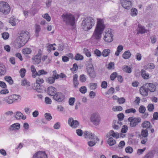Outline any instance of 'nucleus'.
Segmentation results:
<instances>
[{
  "mask_svg": "<svg viewBox=\"0 0 158 158\" xmlns=\"http://www.w3.org/2000/svg\"><path fill=\"white\" fill-rule=\"evenodd\" d=\"M95 30L92 36V39L97 41L100 40L102 34L106 27V25L104 24L103 19L98 18Z\"/></svg>",
  "mask_w": 158,
  "mask_h": 158,
  "instance_id": "1",
  "label": "nucleus"
},
{
  "mask_svg": "<svg viewBox=\"0 0 158 158\" xmlns=\"http://www.w3.org/2000/svg\"><path fill=\"white\" fill-rule=\"evenodd\" d=\"M156 87L155 85L152 83H146L143 85L139 89L140 93L143 97L148 96V91L153 92L156 91Z\"/></svg>",
  "mask_w": 158,
  "mask_h": 158,
  "instance_id": "2",
  "label": "nucleus"
},
{
  "mask_svg": "<svg viewBox=\"0 0 158 158\" xmlns=\"http://www.w3.org/2000/svg\"><path fill=\"white\" fill-rule=\"evenodd\" d=\"M95 24V21L91 17H87L84 19L81 24L82 28L85 31L91 29Z\"/></svg>",
  "mask_w": 158,
  "mask_h": 158,
  "instance_id": "3",
  "label": "nucleus"
},
{
  "mask_svg": "<svg viewBox=\"0 0 158 158\" xmlns=\"http://www.w3.org/2000/svg\"><path fill=\"white\" fill-rule=\"evenodd\" d=\"M61 18L66 25L73 26L75 22V18L74 16L70 13L63 14Z\"/></svg>",
  "mask_w": 158,
  "mask_h": 158,
  "instance_id": "4",
  "label": "nucleus"
},
{
  "mask_svg": "<svg viewBox=\"0 0 158 158\" xmlns=\"http://www.w3.org/2000/svg\"><path fill=\"white\" fill-rule=\"evenodd\" d=\"M10 8L9 4L5 2H0V12L6 15L10 12Z\"/></svg>",
  "mask_w": 158,
  "mask_h": 158,
  "instance_id": "5",
  "label": "nucleus"
},
{
  "mask_svg": "<svg viewBox=\"0 0 158 158\" xmlns=\"http://www.w3.org/2000/svg\"><path fill=\"white\" fill-rule=\"evenodd\" d=\"M29 38V32L27 31H23L20 33V35L18 38L17 40L19 41L20 40L26 44Z\"/></svg>",
  "mask_w": 158,
  "mask_h": 158,
  "instance_id": "6",
  "label": "nucleus"
},
{
  "mask_svg": "<svg viewBox=\"0 0 158 158\" xmlns=\"http://www.w3.org/2000/svg\"><path fill=\"white\" fill-rule=\"evenodd\" d=\"M114 36L113 34V31L111 29H108L106 30L105 32V35L104 40L107 42H112L113 40Z\"/></svg>",
  "mask_w": 158,
  "mask_h": 158,
  "instance_id": "7",
  "label": "nucleus"
},
{
  "mask_svg": "<svg viewBox=\"0 0 158 158\" xmlns=\"http://www.w3.org/2000/svg\"><path fill=\"white\" fill-rule=\"evenodd\" d=\"M90 119L94 125L97 126L100 123L101 117L98 114L94 113L91 114Z\"/></svg>",
  "mask_w": 158,
  "mask_h": 158,
  "instance_id": "8",
  "label": "nucleus"
},
{
  "mask_svg": "<svg viewBox=\"0 0 158 158\" xmlns=\"http://www.w3.org/2000/svg\"><path fill=\"white\" fill-rule=\"evenodd\" d=\"M128 120L130 122V125L131 127H135L141 122V119L139 118L129 117Z\"/></svg>",
  "mask_w": 158,
  "mask_h": 158,
  "instance_id": "9",
  "label": "nucleus"
},
{
  "mask_svg": "<svg viewBox=\"0 0 158 158\" xmlns=\"http://www.w3.org/2000/svg\"><path fill=\"white\" fill-rule=\"evenodd\" d=\"M87 71L90 78L94 79L96 77V73L93 65H91L87 68Z\"/></svg>",
  "mask_w": 158,
  "mask_h": 158,
  "instance_id": "10",
  "label": "nucleus"
},
{
  "mask_svg": "<svg viewBox=\"0 0 158 158\" xmlns=\"http://www.w3.org/2000/svg\"><path fill=\"white\" fill-rule=\"evenodd\" d=\"M53 98L58 102H61L64 99V95L61 92H57L53 97Z\"/></svg>",
  "mask_w": 158,
  "mask_h": 158,
  "instance_id": "11",
  "label": "nucleus"
},
{
  "mask_svg": "<svg viewBox=\"0 0 158 158\" xmlns=\"http://www.w3.org/2000/svg\"><path fill=\"white\" fill-rule=\"evenodd\" d=\"M68 123L69 126L73 128L77 127L79 125V122L77 120H74L72 118H69Z\"/></svg>",
  "mask_w": 158,
  "mask_h": 158,
  "instance_id": "12",
  "label": "nucleus"
},
{
  "mask_svg": "<svg viewBox=\"0 0 158 158\" xmlns=\"http://www.w3.org/2000/svg\"><path fill=\"white\" fill-rule=\"evenodd\" d=\"M121 3L123 7L127 10L130 9L132 6V3L129 0H121Z\"/></svg>",
  "mask_w": 158,
  "mask_h": 158,
  "instance_id": "13",
  "label": "nucleus"
},
{
  "mask_svg": "<svg viewBox=\"0 0 158 158\" xmlns=\"http://www.w3.org/2000/svg\"><path fill=\"white\" fill-rule=\"evenodd\" d=\"M84 136L85 138L89 139L91 140L92 139H98V137L94 134L87 131L84 132Z\"/></svg>",
  "mask_w": 158,
  "mask_h": 158,
  "instance_id": "14",
  "label": "nucleus"
},
{
  "mask_svg": "<svg viewBox=\"0 0 158 158\" xmlns=\"http://www.w3.org/2000/svg\"><path fill=\"white\" fill-rule=\"evenodd\" d=\"M33 158H48L47 155L44 151H40L33 156Z\"/></svg>",
  "mask_w": 158,
  "mask_h": 158,
  "instance_id": "15",
  "label": "nucleus"
},
{
  "mask_svg": "<svg viewBox=\"0 0 158 158\" xmlns=\"http://www.w3.org/2000/svg\"><path fill=\"white\" fill-rule=\"evenodd\" d=\"M47 91L49 95L53 96L56 92V89L54 87H49L48 88Z\"/></svg>",
  "mask_w": 158,
  "mask_h": 158,
  "instance_id": "16",
  "label": "nucleus"
},
{
  "mask_svg": "<svg viewBox=\"0 0 158 158\" xmlns=\"http://www.w3.org/2000/svg\"><path fill=\"white\" fill-rule=\"evenodd\" d=\"M32 88L34 89H35L38 92L41 93L43 91L42 89L43 86L39 84L34 83L32 85Z\"/></svg>",
  "mask_w": 158,
  "mask_h": 158,
  "instance_id": "17",
  "label": "nucleus"
},
{
  "mask_svg": "<svg viewBox=\"0 0 158 158\" xmlns=\"http://www.w3.org/2000/svg\"><path fill=\"white\" fill-rule=\"evenodd\" d=\"M148 30L145 29V28L142 25L139 24L137 30V34H143L145 33H147Z\"/></svg>",
  "mask_w": 158,
  "mask_h": 158,
  "instance_id": "18",
  "label": "nucleus"
},
{
  "mask_svg": "<svg viewBox=\"0 0 158 158\" xmlns=\"http://www.w3.org/2000/svg\"><path fill=\"white\" fill-rule=\"evenodd\" d=\"M107 137H111L112 136L114 138L118 139L119 137V134L118 133H115L114 131L110 130L109 132L107 133L106 135Z\"/></svg>",
  "mask_w": 158,
  "mask_h": 158,
  "instance_id": "19",
  "label": "nucleus"
},
{
  "mask_svg": "<svg viewBox=\"0 0 158 158\" xmlns=\"http://www.w3.org/2000/svg\"><path fill=\"white\" fill-rule=\"evenodd\" d=\"M141 127L143 128L148 129L152 127L150 122L148 121H145L141 124Z\"/></svg>",
  "mask_w": 158,
  "mask_h": 158,
  "instance_id": "20",
  "label": "nucleus"
},
{
  "mask_svg": "<svg viewBox=\"0 0 158 158\" xmlns=\"http://www.w3.org/2000/svg\"><path fill=\"white\" fill-rule=\"evenodd\" d=\"M20 128V124L18 123H16L11 125L9 127V129L10 131L18 130Z\"/></svg>",
  "mask_w": 158,
  "mask_h": 158,
  "instance_id": "21",
  "label": "nucleus"
},
{
  "mask_svg": "<svg viewBox=\"0 0 158 158\" xmlns=\"http://www.w3.org/2000/svg\"><path fill=\"white\" fill-rule=\"evenodd\" d=\"M25 44L22 41L18 40L14 43V46L16 48H19L24 45Z\"/></svg>",
  "mask_w": 158,
  "mask_h": 158,
  "instance_id": "22",
  "label": "nucleus"
},
{
  "mask_svg": "<svg viewBox=\"0 0 158 158\" xmlns=\"http://www.w3.org/2000/svg\"><path fill=\"white\" fill-rule=\"evenodd\" d=\"M15 118L18 119H19L21 118L23 119L24 120L26 118V116L23 115V114L21 112L18 111L16 112Z\"/></svg>",
  "mask_w": 158,
  "mask_h": 158,
  "instance_id": "23",
  "label": "nucleus"
},
{
  "mask_svg": "<svg viewBox=\"0 0 158 158\" xmlns=\"http://www.w3.org/2000/svg\"><path fill=\"white\" fill-rule=\"evenodd\" d=\"M93 140L90 141L88 142V145L90 147H92L94 146L96 143L99 142V139L98 138V139H92Z\"/></svg>",
  "mask_w": 158,
  "mask_h": 158,
  "instance_id": "24",
  "label": "nucleus"
},
{
  "mask_svg": "<svg viewBox=\"0 0 158 158\" xmlns=\"http://www.w3.org/2000/svg\"><path fill=\"white\" fill-rule=\"evenodd\" d=\"M78 75L75 74L73 75V83L74 87L75 88L77 87L79 84L78 81L77 80Z\"/></svg>",
  "mask_w": 158,
  "mask_h": 158,
  "instance_id": "25",
  "label": "nucleus"
},
{
  "mask_svg": "<svg viewBox=\"0 0 158 158\" xmlns=\"http://www.w3.org/2000/svg\"><path fill=\"white\" fill-rule=\"evenodd\" d=\"M34 64H38L41 61V57L39 56H35L32 58Z\"/></svg>",
  "mask_w": 158,
  "mask_h": 158,
  "instance_id": "26",
  "label": "nucleus"
},
{
  "mask_svg": "<svg viewBox=\"0 0 158 158\" xmlns=\"http://www.w3.org/2000/svg\"><path fill=\"white\" fill-rule=\"evenodd\" d=\"M131 53L129 51H127L124 52L122 55V57L125 59H129L131 56Z\"/></svg>",
  "mask_w": 158,
  "mask_h": 158,
  "instance_id": "27",
  "label": "nucleus"
},
{
  "mask_svg": "<svg viewBox=\"0 0 158 158\" xmlns=\"http://www.w3.org/2000/svg\"><path fill=\"white\" fill-rule=\"evenodd\" d=\"M141 75L142 77L144 79H148L149 78V74L146 73V71L143 69L141 71Z\"/></svg>",
  "mask_w": 158,
  "mask_h": 158,
  "instance_id": "28",
  "label": "nucleus"
},
{
  "mask_svg": "<svg viewBox=\"0 0 158 158\" xmlns=\"http://www.w3.org/2000/svg\"><path fill=\"white\" fill-rule=\"evenodd\" d=\"M4 79L10 85H12L14 83V81L12 78L10 76H6L4 77Z\"/></svg>",
  "mask_w": 158,
  "mask_h": 158,
  "instance_id": "29",
  "label": "nucleus"
},
{
  "mask_svg": "<svg viewBox=\"0 0 158 158\" xmlns=\"http://www.w3.org/2000/svg\"><path fill=\"white\" fill-rule=\"evenodd\" d=\"M109 139L107 140L108 143L110 146H112L116 143V141L112 137L108 138Z\"/></svg>",
  "mask_w": 158,
  "mask_h": 158,
  "instance_id": "30",
  "label": "nucleus"
},
{
  "mask_svg": "<svg viewBox=\"0 0 158 158\" xmlns=\"http://www.w3.org/2000/svg\"><path fill=\"white\" fill-rule=\"evenodd\" d=\"M122 69L123 71L128 73H131L132 72L131 68L129 67L127 65H124L122 67Z\"/></svg>",
  "mask_w": 158,
  "mask_h": 158,
  "instance_id": "31",
  "label": "nucleus"
},
{
  "mask_svg": "<svg viewBox=\"0 0 158 158\" xmlns=\"http://www.w3.org/2000/svg\"><path fill=\"white\" fill-rule=\"evenodd\" d=\"M123 46L122 45H119L117 47V51L115 52V55L118 56L120 52H121L123 49Z\"/></svg>",
  "mask_w": 158,
  "mask_h": 158,
  "instance_id": "32",
  "label": "nucleus"
},
{
  "mask_svg": "<svg viewBox=\"0 0 158 158\" xmlns=\"http://www.w3.org/2000/svg\"><path fill=\"white\" fill-rule=\"evenodd\" d=\"M35 36L37 37L39 36V33L40 31L41 28L40 26L38 24H36L35 25Z\"/></svg>",
  "mask_w": 158,
  "mask_h": 158,
  "instance_id": "33",
  "label": "nucleus"
},
{
  "mask_svg": "<svg viewBox=\"0 0 158 158\" xmlns=\"http://www.w3.org/2000/svg\"><path fill=\"white\" fill-rule=\"evenodd\" d=\"M148 135V131L147 129H142L141 130V135H139V136L141 137V136L142 137H147Z\"/></svg>",
  "mask_w": 158,
  "mask_h": 158,
  "instance_id": "34",
  "label": "nucleus"
},
{
  "mask_svg": "<svg viewBox=\"0 0 158 158\" xmlns=\"http://www.w3.org/2000/svg\"><path fill=\"white\" fill-rule=\"evenodd\" d=\"M110 52L109 49H104L102 52V55L103 57H106L109 56Z\"/></svg>",
  "mask_w": 158,
  "mask_h": 158,
  "instance_id": "35",
  "label": "nucleus"
},
{
  "mask_svg": "<svg viewBox=\"0 0 158 158\" xmlns=\"http://www.w3.org/2000/svg\"><path fill=\"white\" fill-rule=\"evenodd\" d=\"M15 97H17V98H19V96L16 94H13L10 96L8 97L9 98V99L12 101V103L15 101L17 100V98H15Z\"/></svg>",
  "mask_w": 158,
  "mask_h": 158,
  "instance_id": "36",
  "label": "nucleus"
},
{
  "mask_svg": "<svg viewBox=\"0 0 158 158\" xmlns=\"http://www.w3.org/2000/svg\"><path fill=\"white\" fill-rule=\"evenodd\" d=\"M21 85L22 86L26 85L27 87L30 86V84L29 82L26 79H24L21 81Z\"/></svg>",
  "mask_w": 158,
  "mask_h": 158,
  "instance_id": "37",
  "label": "nucleus"
},
{
  "mask_svg": "<svg viewBox=\"0 0 158 158\" xmlns=\"http://www.w3.org/2000/svg\"><path fill=\"white\" fill-rule=\"evenodd\" d=\"M22 51L23 53L24 54H29L31 53V50L30 48H26L23 49Z\"/></svg>",
  "mask_w": 158,
  "mask_h": 158,
  "instance_id": "38",
  "label": "nucleus"
},
{
  "mask_svg": "<svg viewBox=\"0 0 158 158\" xmlns=\"http://www.w3.org/2000/svg\"><path fill=\"white\" fill-rule=\"evenodd\" d=\"M138 13V11L135 8H132L131 9V15L132 16H135L137 15Z\"/></svg>",
  "mask_w": 158,
  "mask_h": 158,
  "instance_id": "39",
  "label": "nucleus"
},
{
  "mask_svg": "<svg viewBox=\"0 0 158 158\" xmlns=\"http://www.w3.org/2000/svg\"><path fill=\"white\" fill-rule=\"evenodd\" d=\"M6 71L5 66L3 65L0 66V75H4Z\"/></svg>",
  "mask_w": 158,
  "mask_h": 158,
  "instance_id": "40",
  "label": "nucleus"
},
{
  "mask_svg": "<svg viewBox=\"0 0 158 158\" xmlns=\"http://www.w3.org/2000/svg\"><path fill=\"white\" fill-rule=\"evenodd\" d=\"M35 73L36 76L37 75L40 76L42 74H47L48 73V72L44 71L43 69H41L39 70L38 72L36 73Z\"/></svg>",
  "mask_w": 158,
  "mask_h": 158,
  "instance_id": "41",
  "label": "nucleus"
},
{
  "mask_svg": "<svg viewBox=\"0 0 158 158\" xmlns=\"http://www.w3.org/2000/svg\"><path fill=\"white\" fill-rule=\"evenodd\" d=\"M74 59L75 60H82L83 59V56L80 54L77 53L75 55Z\"/></svg>",
  "mask_w": 158,
  "mask_h": 158,
  "instance_id": "42",
  "label": "nucleus"
},
{
  "mask_svg": "<svg viewBox=\"0 0 158 158\" xmlns=\"http://www.w3.org/2000/svg\"><path fill=\"white\" fill-rule=\"evenodd\" d=\"M31 71L32 73V76L33 77H36L35 73H37L34 66L33 65H31Z\"/></svg>",
  "mask_w": 158,
  "mask_h": 158,
  "instance_id": "43",
  "label": "nucleus"
},
{
  "mask_svg": "<svg viewBox=\"0 0 158 158\" xmlns=\"http://www.w3.org/2000/svg\"><path fill=\"white\" fill-rule=\"evenodd\" d=\"M146 110L145 107L143 105H141L140 106L139 109V111L140 113H144Z\"/></svg>",
  "mask_w": 158,
  "mask_h": 158,
  "instance_id": "44",
  "label": "nucleus"
},
{
  "mask_svg": "<svg viewBox=\"0 0 158 158\" xmlns=\"http://www.w3.org/2000/svg\"><path fill=\"white\" fill-rule=\"evenodd\" d=\"M16 19L14 17H11L9 20V23H10L12 26H15L16 25V22L15 20Z\"/></svg>",
  "mask_w": 158,
  "mask_h": 158,
  "instance_id": "45",
  "label": "nucleus"
},
{
  "mask_svg": "<svg viewBox=\"0 0 158 158\" xmlns=\"http://www.w3.org/2000/svg\"><path fill=\"white\" fill-rule=\"evenodd\" d=\"M146 68L149 69H153L155 67V65L154 64L152 63H149L147 64V65L146 66Z\"/></svg>",
  "mask_w": 158,
  "mask_h": 158,
  "instance_id": "46",
  "label": "nucleus"
},
{
  "mask_svg": "<svg viewBox=\"0 0 158 158\" xmlns=\"http://www.w3.org/2000/svg\"><path fill=\"white\" fill-rule=\"evenodd\" d=\"M136 110L134 108H130L128 109H127L125 110V112L127 114L130 113H135L136 112Z\"/></svg>",
  "mask_w": 158,
  "mask_h": 158,
  "instance_id": "47",
  "label": "nucleus"
},
{
  "mask_svg": "<svg viewBox=\"0 0 158 158\" xmlns=\"http://www.w3.org/2000/svg\"><path fill=\"white\" fill-rule=\"evenodd\" d=\"M83 52L86 56L88 57H90L91 56L90 52L87 48H85L83 49Z\"/></svg>",
  "mask_w": 158,
  "mask_h": 158,
  "instance_id": "48",
  "label": "nucleus"
},
{
  "mask_svg": "<svg viewBox=\"0 0 158 158\" xmlns=\"http://www.w3.org/2000/svg\"><path fill=\"white\" fill-rule=\"evenodd\" d=\"M89 85V88L91 90H94L97 88V85L96 83H91Z\"/></svg>",
  "mask_w": 158,
  "mask_h": 158,
  "instance_id": "49",
  "label": "nucleus"
},
{
  "mask_svg": "<svg viewBox=\"0 0 158 158\" xmlns=\"http://www.w3.org/2000/svg\"><path fill=\"white\" fill-rule=\"evenodd\" d=\"M80 91L82 94H85L87 92V89L85 86H83L79 89Z\"/></svg>",
  "mask_w": 158,
  "mask_h": 158,
  "instance_id": "50",
  "label": "nucleus"
},
{
  "mask_svg": "<svg viewBox=\"0 0 158 158\" xmlns=\"http://www.w3.org/2000/svg\"><path fill=\"white\" fill-rule=\"evenodd\" d=\"M26 72V70L25 69L23 68L20 69V70L19 71V73L22 77H24L25 74Z\"/></svg>",
  "mask_w": 158,
  "mask_h": 158,
  "instance_id": "51",
  "label": "nucleus"
},
{
  "mask_svg": "<svg viewBox=\"0 0 158 158\" xmlns=\"http://www.w3.org/2000/svg\"><path fill=\"white\" fill-rule=\"evenodd\" d=\"M114 88L111 87L106 92V94H112L114 93Z\"/></svg>",
  "mask_w": 158,
  "mask_h": 158,
  "instance_id": "52",
  "label": "nucleus"
},
{
  "mask_svg": "<svg viewBox=\"0 0 158 158\" xmlns=\"http://www.w3.org/2000/svg\"><path fill=\"white\" fill-rule=\"evenodd\" d=\"M147 108L149 111H152L154 109V106L152 104H150L148 105Z\"/></svg>",
  "mask_w": 158,
  "mask_h": 158,
  "instance_id": "53",
  "label": "nucleus"
},
{
  "mask_svg": "<svg viewBox=\"0 0 158 158\" xmlns=\"http://www.w3.org/2000/svg\"><path fill=\"white\" fill-rule=\"evenodd\" d=\"M117 73L116 72H114L111 74L110 76V79L112 81H113L117 77Z\"/></svg>",
  "mask_w": 158,
  "mask_h": 158,
  "instance_id": "54",
  "label": "nucleus"
},
{
  "mask_svg": "<svg viewBox=\"0 0 158 158\" xmlns=\"http://www.w3.org/2000/svg\"><path fill=\"white\" fill-rule=\"evenodd\" d=\"M2 37L4 40H7L9 37V35L7 32H4L2 34Z\"/></svg>",
  "mask_w": 158,
  "mask_h": 158,
  "instance_id": "55",
  "label": "nucleus"
},
{
  "mask_svg": "<svg viewBox=\"0 0 158 158\" xmlns=\"http://www.w3.org/2000/svg\"><path fill=\"white\" fill-rule=\"evenodd\" d=\"M86 80V78L84 74H82L80 77V80L82 82H84Z\"/></svg>",
  "mask_w": 158,
  "mask_h": 158,
  "instance_id": "56",
  "label": "nucleus"
},
{
  "mask_svg": "<svg viewBox=\"0 0 158 158\" xmlns=\"http://www.w3.org/2000/svg\"><path fill=\"white\" fill-rule=\"evenodd\" d=\"M153 157V155L152 152H149L145 155L143 158H152Z\"/></svg>",
  "mask_w": 158,
  "mask_h": 158,
  "instance_id": "57",
  "label": "nucleus"
},
{
  "mask_svg": "<svg viewBox=\"0 0 158 158\" xmlns=\"http://www.w3.org/2000/svg\"><path fill=\"white\" fill-rule=\"evenodd\" d=\"M129 142L132 144H135L137 143V141L136 139L130 138L129 139Z\"/></svg>",
  "mask_w": 158,
  "mask_h": 158,
  "instance_id": "58",
  "label": "nucleus"
},
{
  "mask_svg": "<svg viewBox=\"0 0 158 158\" xmlns=\"http://www.w3.org/2000/svg\"><path fill=\"white\" fill-rule=\"evenodd\" d=\"M94 53L98 56L100 57L102 56V53L98 49H95L94 51Z\"/></svg>",
  "mask_w": 158,
  "mask_h": 158,
  "instance_id": "59",
  "label": "nucleus"
},
{
  "mask_svg": "<svg viewBox=\"0 0 158 158\" xmlns=\"http://www.w3.org/2000/svg\"><path fill=\"white\" fill-rule=\"evenodd\" d=\"M44 116L46 119L48 121L50 120L52 118V117L50 113H46L45 114Z\"/></svg>",
  "mask_w": 158,
  "mask_h": 158,
  "instance_id": "60",
  "label": "nucleus"
},
{
  "mask_svg": "<svg viewBox=\"0 0 158 158\" xmlns=\"http://www.w3.org/2000/svg\"><path fill=\"white\" fill-rule=\"evenodd\" d=\"M125 151L127 153H131L133 151V149L131 147H127L126 148Z\"/></svg>",
  "mask_w": 158,
  "mask_h": 158,
  "instance_id": "61",
  "label": "nucleus"
},
{
  "mask_svg": "<svg viewBox=\"0 0 158 158\" xmlns=\"http://www.w3.org/2000/svg\"><path fill=\"white\" fill-rule=\"evenodd\" d=\"M53 75L52 77L55 79H57L59 77V75L58 74L56 70H54L52 72Z\"/></svg>",
  "mask_w": 158,
  "mask_h": 158,
  "instance_id": "62",
  "label": "nucleus"
},
{
  "mask_svg": "<svg viewBox=\"0 0 158 158\" xmlns=\"http://www.w3.org/2000/svg\"><path fill=\"white\" fill-rule=\"evenodd\" d=\"M75 101V98H70L69 100V104L70 105L73 106Z\"/></svg>",
  "mask_w": 158,
  "mask_h": 158,
  "instance_id": "63",
  "label": "nucleus"
},
{
  "mask_svg": "<svg viewBox=\"0 0 158 158\" xmlns=\"http://www.w3.org/2000/svg\"><path fill=\"white\" fill-rule=\"evenodd\" d=\"M43 17L46 19L48 21H50L51 20V17L48 14H44L43 15Z\"/></svg>",
  "mask_w": 158,
  "mask_h": 158,
  "instance_id": "64",
  "label": "nucleus"
}]
</instances>
